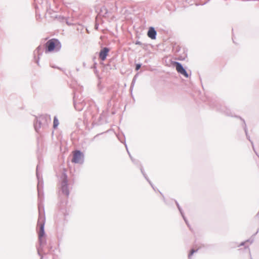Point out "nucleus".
I'll use <instances>...</instances> for the list:
<instances>
[{
    "instance_id": "nucleus-1",
    "label": "nucleus",
    "mask_w": 259,
    "mask_h": 259,
    "mask_svg": "<svg viewBox=\"0 0 259 259\" xmlns=\"http://www.w3.org/2000/svg\"><path fill=\"white\" fill-rule=\"evenodd\" d=\"M46 52H52L59 51L61 45L59 41L55 38L51 39L45 44Z\"/></svg>"
},
{
    "instance_id": "nucleus-2",
    "label": "nucleus",
    "mask_w": 259,
    "mask_h": 259,
    "mask_svg": "<svg viewBox=\"0 0 259 259\" xmlns=\"http://www.w3.org/2000/svg\"><path fill=\"white\" fill-rule=\"evenodd\" d=\"M73 158L72 162L74 163H80L83 160V154L79 150H76L73 152Z\"/></svg>"
},
{
    "instance_id": "nucleus-3",
    "label": "nucleus",
    "mask_w": 259,
    "mask_h": 259,
    "mask_svg": "<svg viewBox=\"0 0 259 259\" xmlns=\"http://www.w3.org/2000/svg\"><path fill=\"white\" fill-rule=\"evenodd\" d=\"M175 65L176 66V68L177 71L181 74L183 75L184 76L188 77V74L187 73L185 69L183 68L182 65L179 62H175Z\"/></svg>"
},
{
    "instance_id": "nucleus-4",
    "label": "nucleus",
    "mask_w": 259,
    "mask_h": 259,
    "mask_svg": "<svg viewBox=\"0 0 259 259\" xmlns=\"http://www.w3.org/2000/svg\"><path fill=\"white\" fill-rule=\"evenodd\" d=\"M109 52V50L107 48H104L101 50L99 53V57L102 60L104 61L106 59L108 53Z\"/></svg>"
},
{
    "instance_id": "nucleus-5",
    "label": "nucleus",
    "mask_w": 259,
    "mask_h": 259,
    "mask_svg": "<svg viewBox=\"0 0 259 259\" xmlns=\"http://www.w3.org/2000/svg\"><path fill=\"white\" fill-rule=\"evenodd\" d=\"M147 34L151 39H155L156 37V32L153 28L151 27L149 29Z\"/></svg>"
},
{
    "instance_id": "nucleus-6",
    "label": "nucleus",
    "mask_w": 259,
    "mask_h": 259,
    "mask_svg": "<svg viewBox=\"0 0 259 259\" xmlns=\"http://www.w3.org/2000/svg\"><path fill=\"white\" fill-rule=\"evenodd\" d=\"M45 234V231H44V225L43 224L40 225V230L38 233V236L39 239H40L42 237H44Z\"/></svg>"
},
{
    "instance_id": "nucleus-7",
    "label": "nucleus",
    "mask_w": 259,
    "mask_h": 259,
    "mask_svg": "<svg viewBox=\"0 0 259 259\" xmlns=\"http://www.w3.org/2000/svg\"><path fill=\"white\" fill-rule=\"evenodd\" d=\"M59 124V122L58 119L56 117H55L54 119V122H53L54 128H56L58 126Z\"/></svg>"
},
{
    "instance_id": "nucleus-8",
    "label": "nucleus",
    "mask_w": 259,
    "mask_h": 259,
    "mask_svg": "<svg viewBox=\"0 0 259 259\" xmlns=\"http://www.w3.org/2000/svg\"><path fill=\"white\" fill-rule=\"evenodd\" d=\"M141 68V65L138 64L136 65V70H138Z\"/></svg>"
},
{
    "instance_id": "nucleus-9",
    "label": "nucleus",
    "mask_w": 259,
    "mask_h": 259,
    "mask_svg": "<svg viewBox=\"0 0 259 259\" xmlns=\"http://www.w3.org/2000/svg\"><path fill=\"white\" fill-rule=\"evenodd\" d=\"M195 252V250L194 249H192L190 251V253L189 254L190 255H192L194 252Z\"/></svg>"
}]
</instances>
